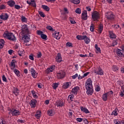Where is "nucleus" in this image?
Segmentation results:
<instances>
[{
  "mask_svg": "<svg viewBox=\"0 0 124 124\" xmlns=\"http://www.w3.org/2000/svg\"><path fill=\"white\" fill-rule=\"evenodd\" d=\"M85 35H78L77 36L76 38L78 40H84Z\"/></svg>",
  "mask_w": 124,
  "mask_h": 124,
  "instance_id": "obj_35",
  "label": "nucleus"
},
{
  "mask_svg": "<svg viewBox=\"0 0 124 124\" xmlns=\"http://www.w3.org/2000/svg\"><path fill=\"white\" fill-rule=\"evenodd\" d=\"M21 31L23 34H30V33H31L30 30H29V27H28V25H23L22 26Z\"/></svg>",
  "mask_w": 124,
  "mask_h": 124,
  "instance_id": "obj_4",
  "label": "nucleus"
},
{
  "mask_svg": "<svg viewBox=\"0 0 124 124\" xmlns=\"http://www.w3.org/2000/svg\"><path fill=\"white\" fill-rule=\"evenodd\" d=\"M37 34H38V35H40L42 39H45V40H47V35L43 33V31L40 30L37 31Z\"/></svg>",
  "mask_w": 124,
  "mask_h": 124,
  "instance_id": "obj_8",
  "label": "nucleus"
},
{
  "mask_svg": "<svg viewBox=\"0 0 124 124\" xmlns=\"http://www.w3.org/2000/svg\"><path fill=\"white\" fill-rule=\"evenodd\" d=\"M105 16L108 20H113L114 18V15L112 12H108L105 14Z\"/></svg>",
  "mask_w": 124,
  "mask_h": 124,
  "instance_id": "obj_9",
  "label": "nucleus"
},
{
  "mask_svg": "<svg viewBox=\"0 0 124 124\" xmlns=\"http://www.w3.org/2000/svg\"><path fill=\"white\" fill-rule=\"evenodd\" d=\"M35 117L36 119H40L41 117V111L40 110H37L35 114Z\"/></svg>",
  "mask_w": 124,
  "mask_h": 124,
  "instance_id": "obj_29",
  "label": "nucleus"
},
{
  "mask_svg": "<svg viewBox=\"0 0 124 124\" xmlns=\"http://www.w3.org/2000/svg\"><path fill=\"white\" fill-rule=\"evenodd\" d=\"M9 17V16H8V14L6 13H3L0 15V19L1 20H3V21H6V20L8 19Z\"/></svg>",
  "mask_w": 124,
  "mask_h": 124,
  "instance_id": "obj_15",
  "label": "nucleus"
},
{
  "mask_svg": "<svg viewBox=\"0 0 124 124\" xmlns=\"http://www.w3.org/2000/svg\"><path fill=\"white\" fill-rule=\"evenodd\" d=\"M15 8H16V9H20L21 8V6L19 5H15Z\"/></svg>",
  "mask_w": 124,
  "mask_h": 124,
  "instance_id": "obj_60",
  "label": "nucleus"
},
{
  "mask_svg": "<svg viewBox=\"0 0 124 124\" xmlns=\"http://www.w3.org/2000/svg\"><path fill=\"white\" fill-rule=\"evenodd\" d=\"M80 110L81 112L85 113V114H90V111L86 108H84L83 107H80Z\"/></svg>",
  "mask_w": 124,
  "mask_h": 124,
  "instance_id": "obj_22",
  "label": "nucleus"
},
{
  "mask_svg": "<svg viewBox=\"0 0 124 124\" xmlns=\"http://www.w3.org/2000/svg\"><path fill=\"white\" fill-rule=\"evenodd\" d=\"M116 54L120 58H124V52L120 49H116Z\"/></svg>",
  "mask_w": 124,
  "mask_h": 124,
  "instance_id": "obj_12",
  "label": "nucleus"
},
{
  "mask_svg": "<svg viewBox=\"0 0 124 124\" xmlns=\"http://www.w3.org/2000/svg\"><path fill=\"white\" fill-rule=\"evenodd\" d=\"M12 70H14L16 68V60L15 59L13 60L11 63Z\"/></svg>",
  "mask_w": 124,
  "mask_h": 124,
  "instance_id": "obj_18",
  "label": "nucleus"
},
{
  "mask_svg": "<svg viewBox=\"0 0 124 124\" xmlns=\"http://www.w3.org/2000/svg\"><path fill=\"white\" fill-rule=\"evenodd\" d=\"M56 105L57 106V107H62V106L64 105V104L62 101L58 100L56 102Z\"/></svg>",
  "mask_w": 124,
  "mask_h": 124,
  "instance_id": "obj_23",
  "label": "nucleus"
},
{
  "mask_svg": "<svg viewBox=\"0 0 124 124\" xmlns=\"http://www.w3.org/2000/svg\"><path fill=\"white\" fill-rule=\"evenodd\" d=\"M111 94H113V91H109L105 93H104L102 95V99L104 101H107V99H108V96H110Z\"/></svg>",
  "mask_w": 124,
  "mask_h": 124,
  "instance_id": "obj_6",
  "label": "nucleus"
},
{
  "mask_svg": "<svg viewBox=\"0 0 124 124\" xmlns=\"http://www.w3.org/2000/svg\"><path fill=\"white\" fill-rule=\"evenodd\" d=\"M121 73H124V66H123L121 67Z\"/></svg>",
  "mask_w": 124,
  "mask_h": 124,
  "instance_id": "obj_64",
  "label": "nucleus"
},
{
  "mask_svg": "<svg viewBox=\"0 0 124 124\" xmlns=\"http://www.w3.org/2000/svg\"><path fill=\"white\" fill-rule=\"evenodd\" d=\"M76 121L78 122V123H81V122L83 121V118H77Z\"/></svg>",
  "mask_w": 124,
  "mask_h": 124,
  "instance_id": "obj_56",
  "label": "nucleus"
},
{
  "mask_svg": "<svg viewBox=\"0 0 124 124\" xmlns=\"http://www.w3.org/2000/svg\"><path fill=\"white\" fill-rule=\"evenodd\" d=\"M66 46H67V47H72V43L70 42H67L66 43Z\"/></svg>",
  "mask_w": 124,
  "mask_h": 124,
  "instance_id": "obj_55",
  "label": "nucleus"
},
{
  "mask_svg": "<svg viewBox=\"0 0 124 124\" xmlns=\"http://www.w3.org/2000/svg\"><path fill=\"white\" fill-rule=\"evenodd\" d=\"M79 90H80V88L78 86H76L72 89L71 93L74 95H77V93H78Z\"/></svg>",
  "mask_w": 124,
  "mask_h": 124,
  "instance_id": "obj_13",
  "label": "nucleus"
},
{
  "mask_svg": "<svg viewBox=\"0 0 124 124\" xmlns=\"http://www.w3.org/2000/svg\"><path fill=\"white\" fill-rule=\"evenodd\" d=\"M42 8L46 11H50V8H49L47 5H42Z\"/></svg>",
  "mask_w": 124,
  "mask_h": 124,
  "instance_id": "obj_34",
  "label": "nucleus"
},
{
  "mask_svg": "<svg viewBox=\"0 0 124 124\" xmlns=\"http://www.w3.org/2000/svg\"><path fill=\"white\" fill-rule=\"evenodd\" d=\"M14 73H15L16 74V75L19 77V76H20V71L19 70H18V69H15L14 70Z\"/></svg>",
  "mask_w": 124,
  "mask_h": 124,
  "instance_id": "obj_41",
  "label": "nucleus"
},
{
  "mask_svg": "<svg viewBox=\"0 0 124 124\" xmlns=\"http://www.w3.org/2000/svg\"><path fill=\"white\" fill-rule=\"evenodd\" d=\"M78 77V74H76L75 75L72 76V79H76Z\"/></svg>",
  "mask_w": 124,
  "mask_h": 124,
  "instance_id": "obj_61",
  "label": "nucleus"
},
{
  "mask_svg": "<svg viewBox=\"0 0 124 124\" xmlns=\"http://www.w3.org/2000/svg\"><path fill=\"white\" fill-rule=\"evenodd\" d=\"M0 124H6V122L3 120H1V122H0Z\"/></svg>",
  "mask_w": 124,
  "mask_h": 124,
  "instance_id": "obj_63",
  "label": "nucleus"
},
{
  "mask_svg": "<svg viewBox=\"0 0 124 124\" xmlns=\"http://www.w3.org/2000/svg\"><path fill=\"white\" fill-rule=\"evenodd\" d=\"M39 14L41 16V17H42L43 18H44V17H45V14H44V13L42 11H39Z\"/></svg>",
  "mask_w": 124,
  "mask_h": 124,
  "instance_id": "obj_51",
  "label": "nucleus"
},
{
  "mask_svg": "<svg viewBox=\"0 0 124 124\" xmlns=\"http://www.w3.org/2000/svg\"><path fill=\"white\" fill-rule=\"evenodd\" d=\"M92 17L93 21H97L99 19L100 15L97 11H94L92 13Z\"/></svg>",
  "mask_w": 124,
  "mask_h": 124,
  "instance_id": "obj_5",
  "label": "nucleus"
},
{
  "mask_svg": "<svg viewBox=\"0 0 124 124\" xmlns=\"http://www.w3.org/2000/svg\"><path fill=\"white\" fill-rule=\"evenodd\" d=\"M23 40H24L25 43H28V42H30V41L31 40V38H30V35H24L23 37Z\"/></svg>",
  "mask_w": 124,
  "mask_h": 124,
  "instance_id": "obj_19",
  "label": "nucleus"
},
{
  "mask_svg": "<svg viewBox=\"0 0 124 124\" xmlns=\"http://www.w3.org/2000/svg\"><path fill=\"white\" fill-rule=\"evenodd\" d=\"M112 27L114 28V29H120V25L115 24L114 25H112Z\"/></svg>",
  "mask_w": 124,
  "mask_h": 124,
  "instance_id": "obj_57",
  "label": "nucleus"
},
{
  "mask_svg": "<svg viewBox=\"0 0 124 124\" xmlns=\"http://www.w3.org/2000/svg\"><path fill=\"white\" fill-rule=\"evenodd\" d=\"M117 41H113L111 44V46H116V45H117Z\"/></svg>",
  "mask_w": 124,
  "mask_h": 124,
  "instance_id": "obj_58",
  "label": "nucleus"
},
{
  "mask_svg": "<svg viewBox=\"0 0 124 124\" xmlns=\"http://www.w3.org/2000/svg\"><path fill=\"white\" fill-rule=\"evenodd\" d=\"M83 40L86 44H89V43L91 42V39H90V38L88 37L86 35H84Z\"/></svg>",
  "mask_w": 124,
  "mask_h": 124,
  "instance_id": "obj_28",
  "label": "nucleus"
},
{
  "mask_svg": "<svg viewBox=\"0 0 124 124\" xmlns=\"http://www.w3.org/2000/svg\"><path fill=\"white\" fill-rule=\"evenodd\" d=\"M95 48L96 50V53L97 54L98 53H101V49H100V47H98V45L97 44L95 45Z\"/></svg>",
  "mask_w": 124,
  "mask_h": 124,
  "instance_id": "obj_32",
  "label": "nucleus"
},
{
  "mask_svg": "<svg viewBox=\"0 0 124 124\" xmlns=\"http://www.w3.org/2000/svg\"><path fill=\"white\" fill-rule=\"evenodd\" d=\"M31 93L33 98H38V95L36 94V93H35V92H34V91H31Z\"/></svg>",
  "mask_w": 124,
  "mask_h": 124,
  "instance_id": "obj_37",
  "label": "nucleus"
},
{
  "mask_svg": "<svg viewBox=\"0 0 124 124\" xmlns=\"http://www.w3.org/2000/svg\"><path fill=\"white\" fill-rule=\"evenodd\" d=\"M86 93L88 95H92L93 93V81L91 78H88L85 83Z\"/></svg>",
  "mask_w": 124,
  "mask_h": 124,
  "instance_id": "obj_1",
  "label": "nucleus"
},
{
  "mask_svg": "<svg viewBox=\"0 0 124 124\" xmlns=\"http://www.w3.org/2000/svg\"><path fill=\"white\" fill-rule=\"evenodd\" d=\"M68 99H70L71 101H73V99H74V94L72 93L68 96Z\"/></svg>",
  "mask_w": 124,
  "mask_h": 124,
  "instance_id": "obj_40",
  "label": "nucleus"
},
{
  "mask_svg": "<svg viewBox=\"0 0 124 124\" xmlns=\"http://www.w3.org/2000/svg\"><path fill=\"white\" fill-rule=\"evenodd\" d=\"M71 2L74 4H79L80 3V0H71Z\"/></svg>",
  "mask_w": 124,
  "mask_h": 124,
  "instance_id": "obj_38",
  "label": "nucleus"
},
{
  "mask_svg": "<svg viewBox=\"0 0 124 124\" xmlns=\"http://www.w3.org/2000/svg\"><path fill=\"white\" fill-rule=\"evenodd\" d=\"M8 110L10 111L8 113L9 115L11 114L12 116H15L16 117L21 115V112L19 110H17L15 108H10Z\"/></svg>",
  "mask_w": 124,
  "mask_h": 124,
  "instance_id": "obj_3",
  "label": "nucleus"
},
{
  "mask_svg": "<svg viewBox=\"0 0 124 124\" xmlns=\"http://www.w3.org/2000/svg\"><path fill=\"white\" fill-rule=\"evenodd\" d=\"M31 74L33 78H35L36 77H37V73H36L35 70H34L33 69H31Z\"/></svg>",
  "mask_w": 124,
  "mask_h": 124,
  "instance_id": "obj_24",
  "label": "nucleus"
},
{
  "mask_svg": "<svg viewBox=\"0 0 124 124\" xmlns=\"http://www.w3.org/2000/svg\"><path fill=\"white\" fill-rule=\"evenodd\" d=\"M55 68H56V66L53 65L50 68H48L46 69V71L47 73H49V72H53V70H55Z\"/></svg>",
  "mask_w": 124,
  "mask_h": 124,
  "instance_id": "obj_25",
  "label": "nucleus"
},
{
  "mask_svg": "<svg viewBox=\"0 0 124 124\" xmlns=\"http://www.w3.org/2000/svg\"><path fill=\"white\" fill-rule=\"evenodd\" d=\"M55 60L57 62H58V63H60V62H61L62 61V54L61 53H58Z\"/></svg>",
  "mask_w": 124,
  "mask_h": 124,
  "instance_id": "obj_17",
  "label": "nucleus"
},
{
  "mask_svg": "<svg viewBox=\"0 0 124 124\" xmlns=\"http://www.w3.org/2000/svg\"><path fill=\"white\" fill-rule=\"evenodd\" d=\"M41 57H42V54L41 53V52H38L37 53L36 58H37L38 59H40Z\"/></svg>",
  "mask_w": 124,
  "mask_h": 124,
  "instance_id": "obj_50",
  "label": "nucleus"
},
{
  "mask_svg": "<svg viewBox=\"0 0 124 124\" xmlns=\"http://www.w3.org/2000/svg\"><path fill=\"white\" fill-rule=\"evenodd\" d=\"M119 112V110L118 108H116L113 111L111 115H113V116H118V112Z\"/></svg>",
  "mask_w": 124,
  "mask_h": 124,
  "instance_id": "obj_36",
  "label": "nucleus"
},
{
  "mask_svg": "<svg viewBox=\"0 0 124 124\" xmlns=\"http://www.w3.org/2000/svg\"><path fill=\"white\" fill-rule=\"evenodd\" d=\"M53 37L56 38L57 40H59L61 39L62 37V35L60 34V32H58V31H55L52 34Z\"/></svg>",
  "mask_w": 124,
  "mask_h": 124,
  "instance_id": "obj_11",
  "label": "nucleus"
},
{
  "mask_svg": "<svg viewBox=\"0 0 124 124\" xmlns=\"http://www.w3.org/2000/svg\"><path fill=\"white\" fill-rule=\"evenodd\" d=\"M47 30H48L49 31H55L53 29V28L50 26H48L46 27Z\"/></svg>",
  "mask_w": 124,
  "mask_h": 124,
  "instance_id": "obj_53",
  "label": "nucleus"
},
{
  "mask_svg": "<svg viewBox=\"0 0 124 124\" xmlns=\"http://www.w3.org/2000/svg\"><path fill=\"white\" fill-rule=\"evenodd\" d=\"M2 80L3 82H7V79L6 78V77H5V76L3 75L2 77Z\"/></svg>",
  "mask_w": 124,
  "mask_h": 124,
  "instance_id": "obj_54",
  "label": "nucleus"
},
{
  "mask_svg": "<svg viewBox=\"0 0 124 124\" xmlns=\"http://www.w3.org/2000/svg\"><path fill=\"white\" fill-rule=\"evenodd\" d=\"M5 41L3 39L0 40V49H2L4 46Z\"/></svg>",
  "mask_w": 124,
  "mask_h": 124,
  "instance_id": "obj_33",
  "label": "nucleus"
},
{
  "mask_svg": "<svg viewBox=\"0 0 124 124\" xmlns=\"http://www.w3.org/2000/svg\"><path fill=\"white\" fill-rule=\"evenodd\" d=\"M94 73L97 74V75H103V70H102V69L100 67H97L96 70H94Z\"/></svg>",
  "mask_w": 124,
  "mask_h": 124,
  "instance_id": "obj_10",
  "label": "nucleus"
},
{
  "mask_svg": "<svg viewBox=\"0 0 124 124\" xmlns=\"http://www.w3.org/2000/svg\"><path fill=\"white\" fill-rule=\"evenodd\" d=\"M114 123L115 124H124V120L114 119Z\"/></svg>",
  "mask_w": 124,
  "mask_h": 124,
  "instance_id": "obj_27",
  "label": "nucleus"
},
{
  "mask_svg": "<svg viewBox=\"0 0 124 124\" xmlns=\"http://www.w3.org/2000/svg\"><path fill=\"white\" fill-rule=\"evenodd\" d=\"M69 21L72 24H76L75 20L72 17H69Z\"/></svg>",
  "mask_w": 124,
  "mask_h": 124,
  "instance_id": "obj_47",
  "label": "nucleus"
},
{
  "mask_svg": "<svg viewBox=\"0 0 124 124\" xmlns=\"http://www.w3.org/2000/svg\"><path fill=\"white\" fill-rule=\"evenodd\" d=\"M3 36L4 38L10 40V41H16V37H15V35L13 33L8 31L4 32Z\"/></svg>",
  "mask_w": 124,
  "mask_h": 124,
  "instance_id": "obj_2",
  "label": "nucleus"
},
{
  "mask_svg": "<svg viewBox=\"0 0 124 124\" xmlns=\"http://www.w3.org/2000/svg\"><path fill=\"white\" fill-rule=\"evenodd\" d=\"M65 75V73L63 71H61L57 74V77L58 79H62V78H64Z\"/></svg>",
  "mask_w": 124,
  "mask_h": 124,
  "instance_id": "obj_16",
  "label": "nucleus"
},
{
  "mask_svg": "<svg viewBox=\"0 0 124 124\" xmlns=\"http://www.w3.org/2000/svg\"><path fill=\"white\" fill-rule=\"evenodd\" d=\"M102 31H103V25L100 24L99 27V33H101L102 32Z\"/></svg>",
  "mask_w": 124,
  "mask_h": 124,
  "instance_id": "obj_43",
  "label": "nucleus"
},
{
  "mask_svg": "<svg viewBox=\"0 0 124 124\" xmlns=\"http://www.w3.org/2000/svg\"><path fill=\"white\" fill-rule=\"evenodd\" d=\"M25 51L24 50H18V54L20 57H22L24 55Z\"/></svg>",
  "mask_w": 124,
  "mask_h": 124,
  "instance_id": "obj_44",
  "label": "nucleus"
},
{
  "mask_svg": "<svg viewBox=\"0 0 124 124\" xmlns=\"http://www.w3.org/2000/svg\"><path fill=\"white\" fill-rule=\"evenodd\" d=\"M58 86H59V83H53V88L54 89V90H56L57 87Z\"/></svg>",
  "mask_w": 124,
  "mask_h": 124,
  "instance_id": "obj_49",
  "label": "nucleus"
},
{
  "mask_svg": "<svg viewBox=\"0 0 124 124\" xmlns=\"http://www.w3.org/2000/svg\"><path fill=\"white\" fill-rule=\"evenodd\" d=\"M90 30L92 32L93 31H94V25H93V22H92L91 24Z\"/></svg>",
  "mask_w": 124,
  "mask_h": 124,
  "instance_id": "obj_42",
  "label": "nucleus"
},
{
  "mask_svg": "<svg viewBox=\"0 0 124 124\" xmlns=\"http://www.w3.org/2000/svg\"><path fill=\"white\" fill-rule=\"evenodd\" d=\"M108 33H109V37L111 39H114L116 38V37H117V36L116 35V34H114L113 31H109Z\"/></svg>",
  "mask_w": 124,
  "mask_h": 124,
  "instance_id": "obj_21",
  "label": "nucleus"
},
{
  "mask_svg": "<svg viewBox=\"0 0 124 124\" xmlns=\"http://www.w3.org/2000/svg\"><path fill=\"white\" fill-rule=\"evenodd\" d=\"M75 12L77 14H81V9L80 8H77L75 10Z\"/></svg>",
  "mask_w": 124,
  "mask_h": 124,
  "instance_id": "obj_45",
  "label": "nucleus"
},
{
  "mask_svg": "<svg viewBox=\"0 0 124 124\" xmlns=\"http://www.w3.org/2000/svg\"><path fill=\"white\" fill-rule=\"evenodd\" d=\"M9 6H10L11 7H13L14 5H15V1L10 0V1H8L7 2Z\"/></svg>",
  "mask_w": 124,
  "mask_h": 124,
  "instance_id": "obj_31",
  "label": "nucleus"
},
{
  "mask_svg": "<svg viewBox=\"0 0 124 124\" xmlns=\"http://www.w3.org/2000/svg\"><path fill=\"white\" fill-rule=\"evenodd\" d=\"M29 59L31 60V61H34V58H33V55H29Z\"/></svg>",
  "mask_w": 124,
  "mask_h": 124,
  "instance_id": "obj_59",
  "label": "nucleus"
},
{
  "mask_svg": "<svg viewBox=\"0 0 124 124\" xmlns=\"http://www.w3.org/2000/svg\"><path fill=\"white\" fill-rule=\"evenodd\" d=\"M112 70L114 72L118 71L119 70V67L116 65H113L112 66Z\"/></svg>",
  "mask_w": 124,
  "mask_h": 124,
  "instance_id": "obj_46",
  "label": "nucleus"
},
{
  "mask_svg": "<svg viewBox=\"0 0 124 124\" xmlns=\"http://www.w3.org/2000/svg\"><path fill=\"white\" fill-rule=\"evenodd\" d=\"M47 114L50 116H54L55 115V111L53 109H48L47 110Z\"/></svg>",
  "mask_w": 124,
  "mask_h": 124,
  "instance_id": "obj_30",
  "label": "nucleus"
},
{
  "mask_svg": "<svg viewBox=\"0 0 124 124\" xmlns=\"http://www.w3.org/2000/svg\"><path fill=\"white\" fill-rule=\"evenodd\" d=\"M81 18L84 21L88 20V12H87L86 10H84L82 12L81 14Z\"/></svg>",
  "mask_w": 124,
  "mask_h": 124,
  "instance_id": "obj_14",
  "label": "nucleus"
},
{
  "mask_svg": "<svg viewBox=\"0 0 124 124\" xmlns=\"http://www.w3.org/2000/svg\"><path fill=\"white\" fill-rule=\"evenodd\" d=\"M31 6H33V7H36V4L35 3L34 0H31Z\"/></svg>",
  "mask_w": 124,
  "mask_h": 124,
  "instance_id": "obj_48",
  "label": "nucleus"
},
{
  "mask_svg": "<svg viewBox=\"0 0 124 124\" xmlns=\"http://www.w3.org/2000/svg\"><path fill=\"white\" fill-rule=\"evenodd\" d=\"M95 90L96 92H99L100 91V87L98 85H96L95 87Z\"/></svg>",
  "mask_w": 124,
  "mask_h": 124,
  "instance_id": "obj_52",
  "label": "nucleus"
},
{
  "mask_svg": "<svg viewBox=\"0 0 124 124\" xmlns=\"http://www.w3.org/2000/svg\"><path fill=\"white\" fill-rule=\"evenodd\" d=\"M37 103V100L35 99H32L29 102V105L31 108H35L36 107V104Z\"/></svg>",
  "mask_w": 124,
  "mask_h": 124,
  "instance_id": "obj_7",
  "label": "nucleus"
},
{
  "mask_svg": "<svg viewBox=\"0 0 124 124\" xmlns=\"http://www.w3.org/2000/svg\"><path fill=\"white\" fill-rule=\"evenodd\" d=\"M71 86V82H65L63 84V89L65 90H66V89H68L69 87Z\"/></svg>",
  "mask_w": 124,
  "mask_h": 124,
  "instance_id": "obj_26",
  "label": "nucleus"
},
{
  "mask_svg": "<svg viewBox=\"0 0 124 124\" xmlns=\"http://www.w3.org/2000/svg\"><path fill=\"white\" fill-rule=\"evenodd\" d=\"M21 21L23 23H27L28 22V19L25 17V16H22L21 17Z\"/></svg>",
  "mask_w": 124,
  "mask_h": 124,
  "instance_id": "obj_39",
  "label": "nucleus"
},
{
  "mask_svg": "<svg viewBox=\"0 0 124 124\" xmlns=\"http://www.w3.org/2000/svg\"><path fill=\"white\" fill-rule=\"evenodd\" d=\"M83 122L85 124H89V121H88V120L87 119H83Z\"/></svg>",
  "mask_w": 124,
  "mask_h": 124,
  "instance_id": "obj_62",
  "label": "nucleus"
},
{
  "mask_svg": "<svg viewBox=\"0 0 124 124\" xmlns=\"http://www.w3.org/2000/svg\"><path fill=\"white\" fill-rule=\"evenodd\" d=\"M13 93L14 94L16 95V96H18L20 93V90H19V89H18V88L16 87H14L13 90Z\"/></svg>",
  "mask_w": 124,
  "mask_h": 124,
  "instance_id": "obj_20",
  "label": "nucleus"
}]
</instances>
